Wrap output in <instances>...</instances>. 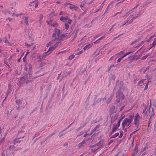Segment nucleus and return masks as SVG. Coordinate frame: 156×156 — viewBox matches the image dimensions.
I'll list each match as a JSON object with an SVG mask.
<instances>
[{"instance_id": "nucleus-1", "label": "nucleus", "mask_w": 156, "mask_h": 156, "mask_svg": "<svg viewBox=\"0 0 156 156\" xmlns=\"http://www.w3.org/2000/svg\"><path fill=\"white\" fill-rule=\"evenodd\" d=\"M133 119V117L132 115L131 116V117H130L129 118H125L122 122V126L124 128L125 126L129 127L130 126L129 125L131 123Z\"/></svg>"}, {"instance_id": "nucleus-2", "label": "nucleus", "mask_w": 156, "mask_h": 156, "mask_svg": "<svg viewBox=\"0 0 156 156\" xmlns=\"http://www.w3.org/2000/svg\"><path fill=\"white\" fill-rule=\"evenodd\" d=\"M54 31L55 33L52 34V41L58 40L61 33V30L55 28Z\"/></svg>"}, {"instance_id": "nucleus-3", "label": "nucleus", "mask_w": 156, "mask_h": 156, "mask_svg": "<svg viewBox=\"0 0 156 156\" xmlns=\"http://www.w3.org/2000/svg\"><path fill=\"white\" fill-rule=\"evenodd\" d=\"M116 101L118 103H119L121 100H122L124 98V96L121 91L119 90L116 92Z\"/></svg>"}, {"instance_id": "nucleus-4", "label": "nucleus", "mask_w": 156, "mask_h": 156, "mask_svg": "<svg viewBox=\"0 0 156 156\" xmlns=\"http://www.w3.org/2000/svg\"><path fill=\"white\" fill-rule=\"evenodd\" d=\"M71 35L70 34H65L60 36L57 42L58 43H60L62 41H64L71 37Z\"/></svg>"}, {"instance_id": "nucleus-5", "label": "nucleus", "mask_w": 156, "mask_h": 156, "mask_svg": "<svg viewBox=\"0 0 156 156\" xmlns=\"http://www.w3.org/2000/svg\"><path fill=\"white\" fill-rule=\"evenodd\" d=\"M138 17L137 16H134L133 15H130L127 19V20H129L128 23L126 24L127 25L132 23L133 21V20Z\"/></svg>"}, {"instance_id": "nucleus-6", "label": "nucleus", "mask_w": 156, "mask_h": 156, "mask_svg": "<svg viewBox=\"0 0 156 156\" xmlns=\"http://www.w3.org/2000/svg\"><path fill=\"white\" fill-rule=\"evenodd\" d=\"M48 53H47V51L46 52L44 53L43 54L41 55H39L38 57V58H39L41 60L42 59L43 60L46 57V56L49 55Z\"/></svg>"}, {"instance_id": "nucleus-7", "label": "nucleus", "mask_w": 156, "mask_h": 156, "mask_svg": "<svg viewBox=\"0 0 156 156\" xmlns=\"http://www.w3.org/2000/svg\"><path fill=\"white\" fill-rule=\"evenodd\" d=\"M118 118V115L116 114H115L112 115L111 117V122L113 123Z\"/></svg>"}, {"instance_id": "nucleus-8", "label": "nucleus", "mask_w": 156, "mask_h": 156, "mask_svg": "<svg viewBox=\"0 0 156 156\" xmlns=\"http://www.w3.org/2000/svg\"><path fill=\"white\" fill-rule=\"evenodd\" d=\"M90 147H94L93 149H92V150H93L94 152H95L100 148V147L97 144L94 145L92 146L91 145Z\"/></svg>"}, {"instance_id": "nucleus-9", "label": "nucleus", "mask_w": 156, "mask_h": 156, "mask_svg": "<svg viewBox=\"0 0 156 156\" xmlns=\"http://www.w3.org/2000/svg\"><path fill=\"white\" fill-rule=\"evenodd\" d=\"M42 71H43V69H41V70L35 73V74H38L40 73H41L39 75H38L37 76V77H39L41 76L44 75V74H45L46 73L45 72H43L41 73V72Z\"/></svg>"}, {"instance_id": "nucleus-10", "label": "nucleus", "mask_w": 156, "mask_h": 156, "mask_svg": "<svg viewBox=\"0 0 156 156\" xmlns=\"http://www.w3.org/2000/svg\"><path fill=\"white\" fill-rule=\"evenodd\" d=\"M151 100H150V105L149 109L148 110H147L146 112L144 113V117H145L146 118H147L150 112V108L151 106Z\"/></svg>"}, {"instance_id": "nucleus-11", "label": "nucleus", "mask_w": 156, "mask_h": 156, "mask_svg": "<svg viewBox=\"0 0 156 156\" xmlns=\"http://www.w3.org/2000/svg\"><path fill=\"white\" fill-rule=\"evenodd\" d=\"M110 114L115 113L116 112V110L115 109V106L114 105L112 106L110 109Z\"/></svg>"}, {"instance_id": "nucleus-12", "label": "nucleus", "mask_w": 156, "mask_h": 156, "mask_svg": "<svg viewBox=\"0 0 156 156\" xmlns=\"http://www.w3.org/2000/svg\"><path fill=\"white\" fill-rule=\"evenodd\" d=\"M86 143V141L85 140H83L82 142L80 143L78 145V148L80 149Z\"/></svg>"}, {"instance_id": "nucleus-13", "label": "nucleus", "mask_w": 156, "mask_h": 156, "mask_svg": "<svg viewBox=\"0 0 156 156\" xmlns=\"http://www.w3.org/2000/svg\"><path fill=\"white\" fill-rule=\"evenodd\" d=\"M104 119V122L103 123V125L105 126H106L107 124V121L108 120V117L107 115H105L103 116Z\"/></svg>"}, {"instance_id": "nucleus-14", "label": "nucleus", "mask_w": 156, "mask_h": 156, "mask_svg": "<svg viewBox=\"0 0 156 156\" xmlns=\"http://www.w3.org/2000/svg\"><path fill=\"white\" fill-rule=\"evenodd\" d=\"M105 140L104 139H101L100 141L97 144V145L99 146L100 147L102 146L104 144Z\"/></svg>"}, {"instance_id": "nucleus-15", "label": "nucleus", "mask_w": 156, "mask_h": 156, "mask_svg": "<svg viewBox=\"0 0 156 156\" xmlns=\"http://www.w3.org/2000/svg\"><path fill=\"white\" fill-rule=\"evenodd\" d=\"M100 126V125L98 124L92 130V132L93 133L95 131H98L99 130V128Z\"/></svg>"}, {"instance_id": "nucleus-16", "label": "nucleus", "mask_w": 156, "mask_h": 156, "mask_svg": "<svg viewBox=\"0 0 156 156\" xmlns=\"http://www.w3.org/2000/svg\"><path fill=\"white\" fill-rule=\"evenodd\" d=\"M113 128L112 130L111 133H110V135H112L114 132H115L117 129L118 128L117 126H116L115 124H113Z\"/></svg>"}, {"instance_id": "nucleus-17", "label": "nucleus", "mask_w": 156, "mask_h": 156, "mask_svg": "<svg viewBox=\"0 0 156 156\" xmlns=\"http://www.w3.org/2000/svg\"><path fill=\"white\" fill-rule=\"evenodd\" d=\"M11 87L10 85L8 86V90L6 92V97H7L9 94L11 92Z\"/></svg>"}, {"instance_id": "nucleus-18", "label": "nucleus", "mask_w": 156, "mask_h": 156, "mask_svg": "<svg viewBox=\"0 0 156 156\" xmlns=\"http://www.w3.org/2000/svg\"><path fill=\"white\" fill-rule=\"evenodd\" d=\"M88 122V120H86L85 121V122L83 123L82 125L79 127V128L77 129V130H79L80 129L83 128L84 126Z\"/></svg>"}, {"instance_id": "nucleus-19", "label": "nucleus", "mask_w": 156, "mask_h": 156, "mask_svg": "<svg viewBox=\"0 0 156 156\" xmlns=\"http://www.w3.org/2000/svg\"><path fill=\"white\" fill-rule=\"evenodd\" d=\"M86 4V2L85 0L81 2V4L80 5V7L81 8V9H82V10H83V8L85 6Z\"/></svg>"}, {"instance_id": "nucleus-20", "label": "nucleus", "mask_w": 156, "mask_h": 156, "mask_svg": "<svg viewBox=\"0 0 156 156\" xmlns=\"http://www.w3.org/2000/svg\"><path fill=\"white\" fill-rule=\"evenodd\" d=\"M70 6L69 7V8L71 9H74L75 10H77L78 9V7L76 6H75L73 5H71L70 4H69Z\"/></svg>"}, {"instance_id": "nucleus-21", "label": "nucleus", "mask_w": 156, "mask_h": 156, "mask_svg": "<svg viewBox=\"0 0 156 156\" xmlns=\"http://www.w3.org/2000/svg\"><path fill=\"white\" fill-rule=\"evenodd\" d=\"M23 137H24L23 136L22 138L20 137L18 138H16L14 141V144H15L16 143H19L21 140H20V139H21L23 138Z\"/></svg>"}, {"instance_id": "nucleus-22", "label": "nucleus", "mask_w": 156, "mask_h": 156, "mask_svg": "<svg viewBox=\"0 0 156 156\" xmlns=\"http://www.w3.org/2000/svg\"><path fill=\"white\" fill-rule=\"evenodd\" d=\"M55 49L52 46L50 47L47 51V53L50 54Z\"/></svg>"}, {"instance_id": "nucleus-23", "label": "nucleus", "mask_w": 156, "mask_h": 156, "mask_svg": "<svg viewBox=\"0 0 156 156\" xmlns=\"http://www.w3.org/2000/svg\"><path fill=\"white\" fill-rule=\"evenodd\" d=\"M92 47V45L91 44H89L87 45H86L84 47L83 49L84 50H87V49L88 50L89 48H90V47Z\"/></svg>"}, {"instance_id": "nucleus-24", "label": "nucleus", "mask_w": 156, "mask_h": 156, "mask_svg": "<svg viewBox=\"0 0 156 156\" xmlns=\"http://www.w3.org/2000/svg\"><path fill=\"white\" fill-rule=\"evenodd\" d=\"M145 80L143 79L140 80L137 83V85L142 86L144 84V81Z\"/></svg>"}, {"instance_id": "nucleus-25", "label": "nucleus", "mask_w": 156, "mask_h": 156, "mask_svg": "<svg viewBox=\"0 0 156 156\" xmlns=\"http://www.w3.org/2000/svg\"><path fill=\"white\" fill-rule=\"evenodd\" d=\"M22 100L19 99L18 100H16V102L18 105L20 106L21 105L22 103Z\"/></svg>"}, {"instance_id": "nucleus-26", "label": "nucleus", "mask_w": 156, "mask_h": 156, "mask_svg": "<svg viewBox=\"0 0 156 156\" xmlns=\"http://www.w3.org/2000/svg\"><path fill=\"white\" fill-rule=\"evenodd\" d=\"M141 38L140 37L138 38V39L135 40L134 41L132 42L131 44L130 45H132L133 44H135L137 42H138L139 41H140L141 40Z\"/></svg>"}, {"instance_id": "nucleus-27", "label": "nucleus", "mask_w": 156, "mask_h": 156, "mask_svg": "<svg viewBox=\"0 0 156 156\" xmlns=\"http://www.w3.org/2000/svg\"><path fill=\"white\" fill-rule=\"evenodd\" d=\"M22 19L25 20V23L26 25L28 26L29 25V23L28 22V17H24L22 18Z\"/></svg>"}, {"instance_id": "nucleus-28", "label": "nucleus", "mask_w": 156, "mask_h": 156, "mask_svg": "<svg viewBox=\"0 0 156 156\" xmlns=\"http://www.w3.org/2000/svg\"><path fill=\"white\" fill-rule=\"evenodd\" d=\"M138 152V147L136 145V146H135V147H134L133 153H134V154H136Z\"/></svg>"}, {"instance_id": "nucleus-29", "label": "nucleus", "mask_w": 156, "mask_h": 156, "mask_svg": "<svg viewBox=\"0 0 156 156\" xmlns=\"http://www.w3.org/2000/svg\"><path fill=\"white\" fill-rule=\"evenodd\" d=\"M139 123V120L138 119H137L136 117L134 118V124L135 125Z\"/></svg>"}, {"instance_id": "nucleus-30", "label": "nucleus", "mask_w": 156, "mask_h": 156, "mask_svg": "<svg viewBox=\"0 0 156 156\" xmlns=\"http://www.w3.org/2000/svg\"><path fill=\"white\" fill-rule=\"evenodd\" d=\"M144 41H142L140 43H139L137 46L135 47V48H138L140 47L144 43Z\"/></svg>"}, {"instance_id": "nucleus-31", "label": "nucleus", "mask_w": 156, "mask_h": 156, "mask_svg": "<svg viewBox=\"0 0 156 156\" xmlns=\"http://www.w3.org/2000/svg\"><path fill=\"white\" fill-rule=\"evenodd\" d=\"M151 82V81H149V80H148V82L145 85V88L144 89V90H145L147 89L148 87V85L149 83Z\"/></svg>"}, {"instance_id": "nucleus-32", "label": "nucleus", "mask_w": 156, "mask_h": 156, "mask_svg": "<svg viewBox=\"0 0 156 156\" xmlns=\"http://www.w3.org/2000/svg\"><path fill=\"white\" fill-rule=\"evenodd\" d=\"M15 148H16V147H15V146H14L13 145H10L9 146V149L10 151H12V150H14Z\"/></svg>"}, {"instance_id": "nucleus-33", "label": "nucleus", "mask_w": 156, "mask_h": 156, "mask_svg": "<svg viewBox=\"0 0 156 156\" xmlns=\"http://www.w3.org/2000/svg\"><path fill=\"white\" fill-rule=\"evenodd\" d=\"M119 135V133H116L115 134L112 135L111 137V138H115L118 136Z\"/></svg>"}, {"instance_id": "nucleus-34", "label": "nucleus", "mask_w": 156, "mask_h": 156, "mask_svg": "<svg viewBox=\"0 0 156 156\" xmlns=\"http://www.w3.org/2000/svg\"><path fill=\"white\" fill-rule=\"evenodd\" d=\"M151 112L152 114H151L150 118H149V120L151 119V118L154 116L155 113L154 112V109L153 108H152Z\"/></svg>"}, {"instance_id": "nucleus-35", "label": "nucleus", "mask_w": 156, "mask_h": 156, "mask_svg": "<svg viewBox=\"0 0 156 156\" xmlns=\"http://www.w3.org/2000/svg\"><path fill=\"white\" fill-rule=\"evenodd\" d=\"M4 41L5 43H7V44L9 45V46H12V44L9 43L8 42V40L6 37H5V40H4Z\"/></svg>"}, {"instance_id": "nucleus-36", "label": "nucleus", "mask_w": 156, "mask_h": 156, "mask_svg": "<svg viewBox=\"0 0 156 156\" xmlns=\"http://www.w3.org/2000/svg\"><path fill=\"white\" fill-rule=\"evenodd\" d=\"M56 41V44H55L54 45H53L52 46L55 49L56 48H57V47H58V44H59V43H58L57 41H57V40H55V41Z\"/></svg>"}, {"instance_id": "nucleus-37", "label": "nucleus", "mask_w": 156, "mask_h": 156, "mask_svg": "<svg viewBox=\"0 0 156 156\" xmlns=\"http://www.w3.org/2000/svg\"><path fill=\"white\" fill-rule=\"evenodd\" d=\"M9 12V10H4L2 11V12L5 15H6L8 12Z\"/></svg>"}, {"instance_id": "nucleus-38", "label": "nucleus", "mask_w": 156, "mask_h": 156, "mask_svg": "<svg viewBox=\"0 0 156 156\" xmlns=\"http://www.w3.org/2000/svg\"><path fill=\"white\" fill-rule=\"evenodd\" d=\"M115 66H116V65H114V64H112V65H111L109 67H108V71H109L110 70V69H111V68H112V67H115Z\"/></svg>"}, {"instance_id": "nucleus-39", "label": "nucleus", "mask_w": 156, "mask_h": 156, "mask_svg": "<svg viewBox=\"0 0 156 156\" xmlns=\"http://www.w3.org/2000/svg\"><path fill=\"white\" fill-rule=\"evenodd\" d=\"M75 57V55L73 54H72L70 55L69 57V59L70 60L72 59Z\"/></svg>"}, {"instance_id": "nucleus-40", "label": "nucleus", "mask_w": 156, "mask_h": 156, "mask_svg": "<svg viewBox=\"0 0 156 156\" xmlns=\"http://www.w3.org/2000/svg\"><path fill=\"white\" fill-rule=\"evenodd\" d=\"M43 16L42 14H40L39 16V21L41 23V22L42 20Z\"/></svg>"}, {"instance_id": "nucleus-41", "label": "nucleus", "mask_w": 156, "mask_h": 156, "mask_svg": "<svg viewBox=\"0 0 156 156\" xmlns=\"http://www.w3.org/2000/svg\"><path fill=\"white\" fill-rule=\"evenodd\" d=\"M131 53V52H127L126 53H125L122 57L123 58L124 57H125V56H126L127 55H128Z\"/></svg>"}, {"instance_id": "nucleus-42", "label": "nucleus", "mask_w": 156, "mask_h": 156, "mask_svg": "<svg viewBox=\"0 0 156 156\" xmlns=\"http://www.w3.org/2000/svg\"><path fill=\"white\" fill-rule=\"evenodd\" d=\"M92 24H89L85 25L84 27H85L89 28H90V27H92Z\"/></svg>"}, {"instance_id": "nucleus-43", "label": "nucleus", "mask_w": 156, "mask_h": 156, "mask_svg": "<svg viewBox=\"0 0 156 156\" xmlns=\"http://www.w3.org/2000/svg\"><path fill=\"white\" fill-rule=\"evenodd\" d=\"M65 28L66 30H68L69 28V25L68 23H66L65 24Z\"/></svg>"}, {"instance_id": "nucleus-44", "label": "nucleus", "mask_w": 156, "mask_h": 156, "mask_svg": "<svg viewBox=\"0 0 156 156\" xmlns=\"http://www.w3.org/2000/svg\"><path fill=\"white\" fill-rule=\"evenodd\" d=\"M147 107L146 105L144 106V108L143 109V111L142 112L143 114L145 112H146V111L147 109Z\"/></svg>"}, {"instance_id": "nucleus-45", "label": "nucleus", "mask_w": 156, "mask_h": 156, "mask_svg": "<svg viewBox=\"0 0 156 156\" xmlns=\"http://www.w3.org/2000/svg\"><path fill=\"white\" fill-rule=\"evenodd\" d=\"M4 128L3 127L2 128H1V127L0 126V134H1V136H2V133L4 132Z\"/></svg>"}, {"instance_id": "nucleus-46", "label": "nucleus", "mask_w": 156, "mask_h": 156, "mask_svg": "<svg viewBox=\"0 0 156 156\" xmlns=\"http://www.w3.org/2000/svg\"><path fill=\"white\" fill-rule=\"evenodd\" d=\"M46 64L45 63L42 62L40 64L39 66H40V67H41L43 66H45Z\"/></svg>"}, {"instance_id": "nucleus-47", "label": "nucleus", "mask_w": 156, "mask_h": 156, "mask_svg": "<svg viewBox=\"0 0 156 156\" xmlns=\"http://www.w3.org/2000/svg\"><path fill=\"white\" fill-rule=\"evenodd\" d=\"M60 20L62 22H64L65 20V17L62 16L60 18Z\"/></svg>"}, {"instance_id": "nucleus-48", "label": "nucleus", "mask_w": 156, "mask_h": 156, "mask_svg": "<svg viewBox=\"0 0 156 156\" xmlns=\"http://www.w3.org/2000/svg\"><path fill=\"white\" fill-rule=\"evenodd\" d=\"M5 137H3L2 139H0V145H1L4 141Z\"/></svg>"}, {"instance_id": "nucleus-49", "label": "nucleus", "mask_w": 156, "mask_h": 156, "mask_svg": "<svg viewBox=\"0 0 156 156\" xmlns=\"http://www.w3.org/2000/svg\"><path fill=\"white\" fill-rule=\"evenodd\" d=\"M34 7L35 8L37 7L38 5V3L37 2H34Z\"/></svg>"}, {"instance_id": "nucleus-50", "label": "nucleus", "mask_w": 156, "mask_h": 156, "mask_svg": "<svg viewBox=\"0 0 156 156\" xmlns=\"http://www.w3.org/2000/svg\"><path fill=\"white\" fill-rule=\"evenodd\" d=\"M153 105L154 107L156 108V100H154L153 101Z\"/></svg>"}, {"instance_id": "nucleus-51", "label": "nucleus", "mask_w": 156, "mask_h": 156, "mask_svg": "<svg viewBox=\"0 0 156 156\" xmlns=\"http://www.w3.org/2000/svg\"><path fill=\"white\" fill-rule=\"evenodd\" d=\"M28 67L30 70L32 68V65L31 63H29L28 64Z\"/></svg>"}, {"instance_id": "nucleus-52", "label": "nucleus", "mask_w": 156, "mask_h": 156, "mask_svg": "<svg viewBox=\"0 0 156 156\" xmlns=\"http://www.w3.org/2000/svg\"><path fill=\"white\" fill-rule=\"evenodd\" d=\"M120 135L119 137L120 138H121L123 136V133L122 131H120Z\"/></svg>"}, {"instance_id": "nucleus-53", "label": "nucleus", "mask_w": 156, "mask_h": 156, "mask_svg": "<svg viewBox=\"0 0 156 156\" xmlns=\"http://www.w3.org/2000/svg\"><path fill=\"white\" fill-rule=\"evenodd\" d=\"M121 120H119L118 122L117 123V124L115 125L116 126H117V127H118L119 128V126L120 125V121H121Z\"/></svg>"}, {"instance_id": "nucleus-54", "label": "nucleus", "mask_w": 156, "mask_h": 156, "mask_svg": "<svg viewBox=\"0 0 156 156\" xmlns=\"http://www.w3.org/2000/svg\"><path fill=\"white\" fill-rule=\"evenodd\" d=\"M57 23H56V22H55V23H53V24H51V26H52L53 27H55L56 25H57Z\"/></svg>"}, {"instance_id": "nucleus-55", "label": "nucleus", "mask_w": 156, "mask_h": 156, "mask_svg": "<svg viewBox=\"0 0 156 156\" xmlns=\"http://www.w3.org/2000/svg\"><path fill=\"white\" fill-rule=\"evenodd\" d=\"M84 133V132L83 131H82L81 132H80L78 133V134L77 136H80L82 135Z\"/></svg>"}, {"instance_id": "nucleus-56", "label": "nucleus", "mask_w": 156, "mask_h": 156, "mask_svg": "<svg viewBox=\"0 0 156 156\" xmlns=\"http://www.w3.org/2000/svg\"><path fill=\"white\" fill-rule=\"evenodd\" d=\"M150 45L151 46V48H150L149 49H151V48L154 47L155 46V45H154V44L153 43H152L151 44H150Z\"/></svg>"}, {"instance_id": "nucleus-57", "label": "nucleus", "mask_w": 156, "mask_h": 156, "mask_svg": "<svg viewBox=\"0 0 156 156\" xmlns=\"http://www.w3.org/2000/svg\"><path fill=\"white\" fill-rule=\"evenodd\" d=\"M55 132H54L51 134H50L49 136H48V137L50 138L53 135L55 134Z\"/></svg>"}, {"instance_id": "nucleus-58", "label": "nucleus", "mask_w": 156, "mask_h": 156, "mask_svg": "<svg viewBox=\"0 0 156 156\" xmlns=\"http://www.w3.org/2000/svg\"><path fill=\"white\" fill-rule=\"evenodd\" d=\"M86 11H84L83 13H82L80 14V16H81L84 15L86 13Z\"/></svg>"}, {"instance_id": "nucleus-59", "label": "nucleus", "mask_w": 156, "mask_h": 156, "mask_svg": "<svg viewBox=\"0 0 156 156\" xmlns=\"http://www.w3.org/2000/svg\"><path fill=\"white\" fill-rule=\"evenodd\" d=\"M136 117L137 119H139L140 118V116L138 113H137L136 115L134 117V118Z\"/></svg>"}, {"instance_id": "nucleus-60", "label": "nucleus", "mask_w": 156, "mask_h": 156, "mask_svg": "<svg viewBox=\"0 0 156 156\" xmlns=\"http://www.w3.org/2000/svg\"><path fill=\"white\" fill-rule=\"evenodd\" d=\"M68 24H70L72 22V20H71L70 19H68Z\"/></svg>"}, {"instance_id": "nucleus-61", "label": "nucleus", "mask_w": 156, "mask_h": 156, "mask_svg": "<svg viewBox=\"0 0 156 156\" xmlns=\"http://www.w3.org/2000/svg\"><path fill=\"white\" fill-rule=\"evenodd\" d=\"M128 21H129V20H127V19L126 20V22L123 24H122V26H124V25H126L127 23H128Z\"/></svg>"}, {"instance_id": "nucleus-62", "label": "nucleus", "mask_w": 156, "mask_h": 156, "mask_svg": "<svg viewBox=\"0 0 156 156\" xmlns=\"http://www.w3.org/2000/svg\"><path fill=\"white\" fill-rule=\"evenodd\" d=\"M140 129V128H139L138 129H136L135 131L133 132V133L130 134V136L131 135L133 134L134 133H135L136 131H137L138 130H139Z\"/></svg>"}, {"instance_id": "nucleus-63", "label": "nucleus", "mask_w": 156, "mask_h": 156, "mask_svg": "<svg viewBox=\"0 0 156 156\" xmlns=\"http://www.w3.org/2000/svg\"><path fill=\"white\" fill-rule=\"evenodd\" d=\"M122 59H123V58L122 57L119 58L117 60V62H120L121 61V60H122Z\"/></svg>"}, {"instance_id": "nucleus-64", "label": "nucleus", "mask_w": 156, "mask_h": 156, "mask_svg": "<svg viewBox=\"0 0 156 156\" xmlns=\"http://www.w3.org/2000/svg\"><path fill=\"white\" fill-rule=\"evenodd\" d=\"M113 142V140H110L109 142L108 143V145H110Z\"/></svg>"}]
</instances>
